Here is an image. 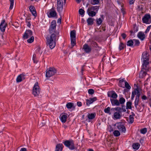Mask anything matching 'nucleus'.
<instances>
[{"label":"nucleus","mask_w":151,"mask_h":151,"mask_svg":"<svg viewBox=\"0 0 151 151\" xmlns=\"http://www.w3.org/2000/svg\"><path fill=\"white\" fill-rule=\"evenodd\" d=\"M56 21L53 20L51 22L49 29V33L51 35L50 37L47 40V45L51 49L55 46L56 40L58 35V33L56 31Z\"/></svg>","instance_id":"nucleus-1"},{"label":"nucleus","mask_w":151,"mask_h":151,"mask_svg":"<svg viewBox=\"0 0 151 151\" xmlns=\"http://www.w3.org/2000/svg\"><path fill=\"white\" fill-rule=\"evenodd\" d=\"M40 92V89L38 83L37 82L35 83L33 89L32 93L35 96H38Z\"/></svg>","instance_id":"nucleus-2"},{"label":"nucleus","mask_w":151,"mask_h":151,"mask_svg":"<svg viewBox=\"0 0 151 151\" xmlns=\"http://www.w3.org/2000/svg\"><path fill=\"white\" fill-rule=\"evenodd\" d=\"M65 145L71 150L75 149L74 143L72 140H66L63 142Z\"/></svg>","instance_id":"nucleus-3"},{"label":"nucleus","mask_w":151,"mask_h":151,"mask_svg":"<svg viewBox=\"0 0 151 151\" xmlns=\"http://www.w3.org/2000/svg\"><path fill=\"white\" fill-rule=\"evenodd\" d=\"M57 70L54 67H50L47 69L46 73V77H50L54 75L56 73Z\"/></svg>","instance_id":"nucleus-4"},{"label":"nucleus","mask_w":151,"mask_h":151,"mask_svg":"<svg viewBox=\"0 0 151 151\" xmlns=\"http://www.w3.org/2000/svg\"><path fill=\"white\" fill-rule=\"evenodd\" d=\"M70 37L72 46L71 48H72L76 45V31L75 30L71 31Z\"/></svg>","instance_id":"nucleus-5"},{"label":"nucleus","mask_w":151,"mask_h":151,"mask_svg":"<svg viewBox=\"0 0 151 151\" xmlns=\"http://www.w3.org/2000/svg\"><path fill=\"white\" fill-rule=\"evenodd\" d=\"M143 23L149 24L151 23V16L149 14H145L142 18Z\"/></svg>","instance_id":"nucleus-6"},{"label":"nucleus","mask_w":151,"mask_h":151,"mask_svg":"<svg viewBox=\"0 0 151 151\" xmlns=\"http://www.w3.org/2000/svg\"><path fill=\"white\" fill-rule=\"evenodd\" d=\"M47 14L49 18L54 17L57 16V12L54 6H52V8L49 10V11L47 12Z\"/></svg>","instance_id":"nucleus-7"},{"label":"nucleus","mask_w":151,"mask_h":151,"mask_svg":"<svg viewBox=\"0 0 151 151\" xmlns=\"http://www.w3.org/2000/svg\"><path fill=\"white\" fill-rule=\"evenodd\" d=\"M82 49L84 50L85 52L86 53H89L91 51L92 49L91 46L87 44H85L83 47Z\"/></svg>","instance_id":"nucleus-8"},{"label":"nucleus","mask_w":151,"mask_h":151,"mask_svg":"<svg viewBox=\"0 0 151 151\" xmlns=\"http://www.w3.org/2000/svg\"><path fill=\"white\" fill-rule=\"evenodd\" d=\"M117 128L119 131L123 133H125L126 131V128L123 124L121 122H119L117 123Z\"/></svg>","instance_id":"nucleus-9"},{"label":"nucleus","mask_w":151,"mask_h":151,"mask_svg":"<svg viewBox=\"0 0 151 151\" xmlns=\"http://www.w3.org/2000/svg\"><path fill=\"white\" fill-rule=\"evenodd\" d=\"M32 35V32L31 30L28 29L26 31L24 35H23V38L25 39L31 37Z\"/></svg>","instance_id":"nucleus-10"},{"label":"nucleus","mask_w":151,"mask_h":151,"mask_svg":"<svg viewBox=\"0 0 151 151\" xmlns=\"http://www.w3.org/2000/svg\"><path fill=\"white\" fill-rule=\"evenodd\" d=\"M143 60V63L142 64V69H145L147 71H148L149 68L147 67V65H149V60Z\"/></svg>","instance_id":"nucleus-11"},{"label":"nucleus","mask_w":151,"mask_h":151,"mask_svg":"<svg viewBox=\"0 0 151 151\" xmlns=\"http://www.w3.org/2000/svg\"><path fill=\"white\" fill-rule=\"evenodd\" d=\"M107 95L109 97H110L114 99H116L118 97L117 94L113 91L108 92Z\"/></svg>","instance_id":"nucleus-12"},{"label":"nucleus","mask_w":151,"mask_h":151,"mask_svg":"<svg viewBox=\"0 0 151 151\" xmlns=\"http://www.w3.org/2000/svg\"><path fill=\"white\" fill-rule=\"evenodd\" d=\"M67 114L63 113H62L60 116V118L61 121L63 123H65L67 119Z\"/></svg>","instance_id":"nucleus-13"},{"label":"nucleus","mask_w":151,"mask_h":151,"mask_svg":"<svg viewBox=\"0 0 151 151\" xmlns=\"http://www.w3.org/2000/svg\"><path fill=\"white\" fill-rule=\"evenodd\" d=\"M90 42V45L91 46L95 48L96 50H99L101 49V48L98 46V44L96 42L92 40Z\"/></svg>","instance_id":"nucleus-14"},{"label":"nucleus","mask_w":151,"mask_h":151,"mask_svg":"<svg viewBox=\"0 0 151 151\" xmlns=\"http://www.w3.org/2000/svg\"><path fill=\"white\" fill-rule=\"evenodd\" d=\"M29 9L32 14L35 17H36L37 14L35 7L32 5H30L29 7Z\"/></svg>","instance_id":"nucleus-15"},{"label":"nucleus","mask_w":151,"mask_h":151,"mask_svg":"<svg viewBox=\"0 0 151 151\" xmlns=\"http://www.w3.org/2000/svg\"><path fill=\"white\" fill-rule=\"evenodd\" d=\"M5 20H3L0 25V29L2 32H4L5 30L6 24H5Z\"/></svg>","instance_id":"nucleus-16"},{"label":"nucleus","mask_w":151,"mask_h":151,"mask_svg":"<svg viewBox=\"0 0 151 151\" xmlns=\"http://www.w3.org/2000/svg\"><path fill=\"white\" fill-rule=\"evenodd\" d=\"M110 101L112 106H119L120 105V103L117 99H111Z\"/></svg>","instance_id":"nucleus-17"},{"label":"nucleus","mask_w":151,"mask_h":151,"mask_svg":"<svg viewBox=\"0 0 151 151\" xmlns=\"http://www.w3.org/2000/svg\"><path fill=\"white\" fill-rule=\"evenodd\" d=\"M96 100L97 98L96 97L90 98L88 99H87L86 104L87 106H89L91 104H92L93 102Z\"/></svg>","instance_id":"nucleus-18"},{"label":"nucleus","mask_w":151,"mask_h":151,"mask_svg":"<svg viewBox=\"0 0 151 151\" xmlns=\"http://www.w3.org/2000/svg\"><path fill=\"white\" fill-rule=\"evenodd\" d=\"M24 75L23 74H21L18 76L16 81L17 82H21L23 80L25 79Z\"/></svg>","instance_id":"nucleus-19"},{"label":"nucleus","mask_w":151,"mask_h":151,"mask_svg":"<svg viewBox=\"0 0 151 151\" xmlns=\"http://www.w3.org/2000/svg\"><path fill=\"white\" fill-rule=\"evenodd\" d=\"M142 59L149 60V54L146 52H144L142 55Z\"/></svg>","instance_id":"nucleus-20"},{"label":"nucleus","mask_w":151,"mask_h":151,"mask_svg":"<svg viewBox=\"0 0 151 151\" xmlns=\"http://www.w3.org/2000/svg\"><path fill=\"white\" fill-rule=\"evenodd\" d=\"M87 13L89 16L93 17L95 16L97 12H94L88 9Z\"/></svg>","instance_id":"nucleus-21"},{"label":"nucleus","mask_w":151,"mask_h":151,"mask_svg":"<svg viewBox=\"0 0 151 151\" xmlns=\"http://www.w3.org/2000/svg\"><path fill=\"white\" fill-rule=\"evenodd\" d=\"M63 149V145L62 144H57L56 147L55 151H62Z\"/></svg>","instance_id":"nucleus-22"},{"label":"nucleus","mask_w":151,"mask_h":151,"mask_svg":"<svg viewBox=\"0 0 151 151\" xmlns=\"http://www.w3.org/2000/svg\"><path fill=\"white\" fill-rule=\"evenodd\" d=\"M99 7V6H92L90 7H89L88 9L94 12H98Z\"/></svg>","instance_id":"nucleus-23"},{"label":"nucleus","mask_w":151,"mask_h":151,"mask_svg":"<svg viewBox=\"0 0 151 151\" xmlns=\"http://www.w3.org/2000/svg\"><path fill=\"white\" fill-rule=\"evenodd\" d=\"M94 19L91 17L88 18L87 20V22L88 23V25H91L93 24Z\"/></svg>","instance_id":"nucleus-24"},{"label":"nucleus","mask_w":151,"mask_h":151,"mask_svg":"<svg viewBox=\"0 0 151 151\" xmlns=\"http://www.w3.org/2000/svg\"><path fill=\"white\" fill-rule=\"evenodd\" d=\"M66 107L68 109L72 108L73 110H74L75 107L73 106V104L71 102L68 103L66 105Z\"/></svg>","instance_id":"nucleus-25"},{"label":"nucleus","mask_w":151,"mask_h":151,"mask_svg":"<svg viewBox=\"0 0 151 151\" xmlns=\"http://www.w3.org/2000/svg\"><path fill=\"white\" fill-rule=\"evenodd\" d=\"M138 37L141 40H143L145 38V35L142 32H139L137 35Z\"/></svg>","instance_id":"nucleus-26"},{"label":"nucleus","mask_w":151,"mask_h":151,"mask_svg":"<svg viewBox=\"0 0 151 151\" xmlns=\"http://www.w3.org/2000/svg\"><path fill=\"white\" fill-rule=\"evenodd\" d=\"M63 4L57 5V9L58 12L59 13H61L63 9Z\"/></svg>","instance_id":"nucleus-27"},{"label":"nucleus","mask_w":151,"mask_h":151,"mask_svg":"<svg viewBox=\"0 0 151 151\" xmlns=\"http://www.w3.org/2000/svg\"><path fill=\"white\" fill-rule=\"evenodd\" d=\"M96 116V113H93L89 114L88 115V118L89 119H92L94 118Z\"/></svg>","instance_id":"nucleus-28"},{"label":"nucleus","mask_w":151,"mask_h":151,"mask_svg":"<svg viewBox=\"0 0 151 151\" xmlns=\"http://www.w3.org/2000/svg\"><path fill=\"white\" fill-rule=\"evenodd\" d=\"M121 113L120 112H116L114 113V118L116 119H120L121 117Z\"/></svg>","instance_id":"nucleus-29"},{"label":"nucleus","mask_w":151,"mask_h":151,"mask_svg":"<svg viewBox=\"0 0 151 151\" xmlns=\"http://www.w3.org/2000/svg\"><path fill=\"white\" fill-rule=\"evenodd\" d=\"M133 114V115H130L129 117V121H128V122L130 124H132L134 122V117L133 116H134L135 114H134L133 112H132Z\"/></svg>","instance_id":"nucleus-30"},{"label":"nucleus","mask_w":151,"mask_h":151,"mask_svg":"<svg viewBox=\"0 0 151 151\" xmlns=\"http://www.w3.org/2000/svg\"><path fill=\"white\" fill-rule=\"evenodd\" d=\"M140 146L139 144L138 143H134L132 145L133 148L135 150H138Z\"/></svg>","instance_id":"nucleus-31"},{"label":"nucleus","mask_w":151,"mask_h":151,"mask_svg":"<svg viewBox=\"0 0 151 151\" xmlns=\"http://www.w3.org/2000/svg\"><path fill=\"white\" fill-rule=\"evenodd\" d=\"M125 46L126 45L125 44L122 42H121L119 46V49L120 50H122L124 48Z\"/></svg>","instance_id":"nucleus-32"},{"label":"nucleus","mask_w":151,"mask_h":151,"mask_svg":"<svg viewBox=\"0 0 151 151\" xmlns=\"http://www.w3.org/2000/svg\"><path fill=\"white\" fill-rule=\"evenodd\" d=\"M133 44L134 41L133 40H130L127 42V44L128 46L132 47L133 45Z\"/></svg>","instance_id":"nucleus-33"},{"label":"nucleus","mask_w":151,"mask_h":151,"mask_svg":"<svg viewBox=\"0 0 151 151\" xmlns=\"http://www.w3.org/2000/svg\"><path fill=\"white\" fill-rule=\"evenodd\" d=\"M132 103L130 101H128L126 104V109H131Z\"/></svg>","instance_id":"nucleus-34"},{"label":"nucleus","mask_w":151,"mask_h":151,"mask_svg":"<svg viewBox=\"0 0 151 151\" xmlns=\"http://www.w3.org/2000/svg\"><path fill=\"white\" fill-rule=\"evenodd\" d=\"M113 134L114 135L115 137H118L120 135V132L118 131L117 130H115L113 132Z\"/></svg>","instance_id":"nucleus-35"},{"label":"nucleus","mask_w":151,"mask_h":151,"mask_svg":"<svg viewBox=\"0 0 151 151\" xmlns=\"http://www.w3.org/2000/svg\"><path fill=\"white\" fill-rule=\"evenodd\" d=\"M133 41L134 43V46H138L140 44V42L138 40L136 39H133Z\"/></svg>","instance_id":"nucleus-36"},{"label":"nucleus","mask_w":151,"mask_h":151,"mask_svg":"<svg viewBox=\"0 0 151 151\" xmlns=\"http://www.w3.org/2000/svg\"><path fill=\"white\" fill-rule=\"evenodd\" d=\"M99 3V0H92L91 4L93 5L98 4Z\"/></svg>","instance_id":"nucleus-37"},{"label":"nucleus","mask_w":151,"mask_h":151,"mask_svg":"<svg viewBox=\"0 0 151 151\" xmlns=\"http://www.w3.org/2000/svg\"><path fill=\"white\" fill-rule=\"evenodd\" d=\"M110 107H108L106 108H105L104 109V112L107 114H109L110 115L111 113L110 112Z\"/></svg>","instance_id":"nucleus-38"},{"label":"nucleus","mask_w":151,"mask_h":151,"mask_svg":"<svg viewBox=\"0 0 151 151\" xmlns=\"http://www.w3.org/2000/svg\"><path fill=\"white\" fill-rule=\"evenodd\" d=\"M119 101L120 103V104H122L125 102V100L124 98L122 97L119 99Z\"/></svg>","instance_id":"nucleus-39"},{"label":"nucleus","mask_w":151,"mask_h":151,"mask_svg":"<svg viewBox=\"0 0 151 151\" xmlns=\"http://www.w3.org/2000/svg\"><path fill=\"white\" fill-rule=\"evenodd\" d=\"M102 21V20L101 19V18H99V19H96V24L98 25H100L101 24Z\"/></svg>","instance_id":"nucleus-40"},{"label":"nucleus","mask_w":151,"mask_h":151,"mask_svg":"<svg viewBox=\"0 0 151 151\" xmlns=\"http://www.w3.org/2000/svg\"><path fill=\"white\" fill-rule=\"evenodd\" d=\"M9 1L10 2V5L9 7V9L12 10L13 8L14 2V0H9Z\"/></svg>","instance_id":"nucleus-41"},{"label":"nucleus","mask_w":151,"mask_h":151,"mask_svg":"<svg viewBox=\"0 0 151 151\" xmlns=\"http://www.w3.org/2000/svg\"><path fill=\"white\" fill-rule=\"evenodd\" d=\"M139 99L136 98L135 99V100L134 101V106L136 108L137 107V106L139 104Z\"/></svg>","instance_id":"nucleus-42"},{"label":"nucleus","mask_w":151,"mask_h":151,"mask_svg":"<svg viewBox=\"0 0 151 151\" xmlns=\"http://www.w3.org/2000/svg\"><path fill=\"white\" fill-rule=\"evenodd\" d=\"M147 132V129L146 128H144L140 130V132L143 134H145Z\"/></svg>","instance_id":"nucleus-43"},{"label":"nucleus","mask_w":151,"mask_h":151,"mask_svg":"<svg viewBox=\"0 0 151 151\" xmlns=\"http://www.w3.org/2000/svg\"><path fill=\"white\" fill-rule=\"evenodd\" d=\"M79 14L81 15H83L82 16H83V14L85 13V11L82 9H81L79 10Z\"/></svg>","instance_id":"nucleus-44"},{"label":"nucleus","mask_w":151,"mask_h":151,"mask_svg":"<svg viewBox=\"0 0 151 151\" xmlns=\"http://www.w3.org/2000/svg\"><path fill=\"white\" fill-rule=\"evenodd\" d=\"M34 39V37L31 36L29 39L27 40V41L28 43H31L33 42Z\"/></svg>","instance_id":"nucleus-45"},{"label":"nucleus","mask_w":151,"mask_h":151,"mask_svg":"<svg viewBox=\"0 0 151 151\" xmlns=\"http://www.w3.org/2000/svg\"><path fill=\"white\" fill-rule=\"evenodd\" d=\"M125 87L128 89L131 88V86H130L129 83L126 81H124Z\"/></svg>","instance_id":"nucleus-46"},{"label":"nucleus","mask_w":151,"mask_h":151,"mask_svg":"<svg viewBox=\"0 0 151 151\" xmlns=\"http://www.w3.org/2000/svg\"><path fill=\"white\" fill-rule=\"evenodd\" d=\"M32 59L34 63H37L38 61L36 59V55L35 54H34L33 55L32 57Z\"/></svg>","instance_id":"nucleus-47"},{"label":"nucleus","mask_w":151,"mask_h":151,"mask_svg":"<svg viewBox=\"0 0 151 151\" xmlns=\"http://www.w3.org/2000/svg\"><path fill=\"white\" fill-rule=\"evenodd\" d=\"M88 93L89 94L92 95L94 93V91L92 89H90L88 90Z\"/></svg>","instance_id":"nucleus-48"},{"label":"nucleus","mask_w":151,"mask_h":151,"mask_svg":"<svg viewBox=\"0 0 151 151\" xmlns=\"http://www.w3.org/2000/svg\"><path fill=\"white\" fill-rule=\"evenodd\" d=\"M108 129L109 131L110 132H112L114 130L113 128L110 125H109V126L108 127Z\"/></svg>","instance_id":"nucleus-49"},{"label":"nucleus","mask_w":151,"mask_h":151,"mask_svg":"<svg viewBox=\"0 0 151 151\" xmlns=\"http://www.w3.org/2000/svg\"><path fill=\"white\" fill-rule=\"evenodd\" d=\"M114 109L115 111H117L118 112H120L121 113V111H120V110H121V108L120 107H117L114 108H112V109Z\"/></svg>","instance_id":"nucleus-50"},{"label":"nucleus","mask_w":151,"mask_h":151,"mask_svg":"<svg viewBox=\"0 0 151 151\" xmlns=\"http://www.w3.org/2000/svg\"><path fill=\"white\" fill-rule=\"evenodd\" d=\"M57 1V5L63 4V0H56Z\"/></svg>","instance_id":"nucleus-51"},{"label":"nucleus","mask_w":151,"mask_h":151,"mask_svg":"<svg viewBox=\"0 0 151 151\" xmlns=\"http://www.w3.org/2000/svg\"><path fill=\"white\" fill-rule=\"evenodd\" d=\"M132 92H134V94L136 95L137 93H139V90L138 88H137L136 89H135L134 91H133Z\"/></svg>","instance_id":"nucleus-52"},{"label":"nucleus","mask_w":151,"mask_h":151,"mask_svg":"<svg viewBox=\"0 0 151 151\" xmlns=\"http://www.w3.org/2000/svg\"><path fill=\"white\" fill-rule=\"evenodd\" d=\"M151 27V26H150L147 27L145 31V32L146 33H147L149 31Z\"/></svg>","instance_id":"nucleus-53"},{"label":"nucleus","mask_w":151,"mask_h":151,"mask_svg":"<svg viewBox=\"0 0 151 151\" xmlns=\"http://www.w3.org/2000/svg\"><path fill=\"white\" fill-rule=\"evenodd\" d=\"M77 105L78 106L80 107L82 106V104L81 102L78 101L77 102Z\"/></svg>","instance_id":"nucleus-54"},{"label":"nucleus","mask_w":151,"mask_h":151,"mask_svg":"<svg viewBox=\"0 0 151 151\" xmlns=\"http://www.w3.org/2000/svg\"><path fill=\"white\" fill-rule=\"evenodd\" d=\"M129 4H132L134 3V0H129Z\"/></svg>","instance_id":"nucleus-55"},{"label":"nucleus","mask_w":151,"mask_h":151,"mask_svg":"<svg viewBox=\"0 0 151 151\" xmlns=\"http://www.w3.org/2000/svg\"><path fill=\"white\" fill-rule=\"evenodd\" d=\"M142 100H146L147 99V97L145 95H143L142 97Z\"/></svg>","instance_id":"nucleus-56"},{"label":"nucleus","mask_w":151,"mask_h":151,"mask_svg":"<svg viewBox=\"0 0 151 151\" xmlns=\"http://www.w3.org/2000/svg\"><path fill=\"white\" fill-rule=\"evenodd\" d=\"M122 36L123 39H125L126 37V35L124 33L122 34Z\"/></svg>","instance_id":"nucleus-57"},{"label":"nucleus","mask_w":151,"mask_h":151,"mask_svg":"<svg viewBox=\"0 0 151 151\" xmlns=\"http://www.w3.org/2000/svg\"><path fill=\"white\" fill-rule=\"evenodd\" d=\"M135 95V94H134V92H132V96H131V99L132 100H133L134 99V97Z\"/></svg>","instance_id":"nucleus-58"},{"label":"nucleus","mask_w":151,"mask_h":151,"mask_svg":"<svg viewBox=\"0 0 151 151\" xmlns=\"http://www.w3.org/2000/svg\"><path fill=\"white\" fill-rule=\"evenodd\" d=\"M84 67H85V65H83L82 67V68H81V73L82 74H83V71H84V70H85V69L84 68Z\"/></svg>","instance_id":"nucleus-59"},{"label":"nucleus","mask_w":151,"mask_h":151,"mask_svg":"<svg viewBox=\"0 0 151 151\" xmlns=\"http://www.w3.org/2000/svg\"><path fill=\"white\" fill-rule=\"evenodd\" d=\"M20 151H27V149L25 148H22Z\"/></svg>","instance_id":"nucleus-60"},{"label":"nucleus","mask_w":151,"mask_h":151,"mask_svg":"<svg viewBox=\"0 0 151 151\" xmlns=\"http://www.w3.org/2000/svg\"><path fill=\"white\" fill-rule=\"evenodd\" d=\"M140 93H137V96H136V98L139 99V97H140Z\"/></svg>","instance_id":"nucleus-61"},{"label":"nucleus","mask_w":151,"mask_h":151,"mask_svg":"<svg viewBox=\"0 0 151 151\" xmlns=\"http://www.w3.org/2000/svg\"><path fill=\"white\" fill-rule=\"evenodd\" d=\"M124 78L123 79H120L119 81V83H123V82L124 81Z\"/></svg>","instance_id":"nucleus-62"},{"label":"nucleus","mask_w":151,"mask_h":151,"mask_svg":"<svg viewBox=\"0 0 151 151\" xmlns=\"http://www.w3.org/2000/svg\"><path fill=\"white\" fill-rule=\"evenodd\" d=\"M76 1L78 3H79L81 1H82L83 2H84V0H76Z\"/></svg>","instance_id":"nucleus-63"},{"label":"nucleus","mask_w":151,"mask_h":151,"mask_svg":"<svg viewBox=\"0 0 151 151\" xmlns=\"http://www.w3.org/2000/svg\"><path fill=\"white\" fill-rule=\"evenodd\" d=\"M27 26L28 27H30L31 26V24L30 22H27Z\"/></svg>","instance_id":"nucleus-64"}]
</instances>
